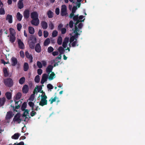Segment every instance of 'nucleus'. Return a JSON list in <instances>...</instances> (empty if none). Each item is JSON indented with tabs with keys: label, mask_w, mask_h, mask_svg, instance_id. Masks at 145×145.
Listing matches in <instances>:
<instances>
[{
	"label": "nucleus",
	"mask_w": 145,
	"mask_h": 145,
	"mask_svg": "<svg viewBox=\"0 0 145 145\" xmlns=\"http://www.w3.org/2000/svg\"><path fill=\"white\" fill-rule=\"evenodd\" d=\"M6 101V99L5 97L0 98V106H2L3 105Z\"/></svg>",
	"instance_id": "22"
},
{
	"label": "nucleus",
	"mask_w": 145,
	"mask_h": 145,
	"mask_svg": "<svg viewBox=\"0 0 145 145\" xmlns=\"http://www.w3.org/2000/svg\"><path fill=\"white\" fill-rule=\"evenodd\" d=\"M23 16L25 19H28L30 16V11L29 10L25 9L23 12Z\"/></svg>",
	"instance_id": "6"
},
{
	"label": "nucleus",
	"mask_w": 145,
	"mask_h": 145,
	"mask_svg": "<svg viewBox=\"0 0 145 145\" xmlns=\"http://www.w3.org/2000/svg\"><path fill=\"white\" fill-rule=\"evenodd\" d=\"M62 39L61 36H59L57 40V42L59 45H61L62 44Z\"/></svg>",
	"instance_id": "26"
},
{
	"label": "nucleus",
	"mask_w": 145,
	"mask_h": 145,
	"mask_svg": "<svg viewBox=\"0 0 145 145\" xmlns=\"http://www.w3.org/2000/svg\"><path fill=\"white\" fill-rule=\"evenodd\" d=\"M29 68V65L27 63H25L24 65V70L25 71H27Z\"/></svg>",
	"instance_id": "25"
},
{
	"label": "nucleus",
	"mask_w": 145,
	"mask_h": 145,
	"mask_svg": "<svg viewBox=\"0 0 145 145\" xmlns=\"http://www.w3.org/2000/svg\"><path fill=\"white\" fill-rule=\"evenodd\" d=\"M5 14V12L4 8L3 7L0 8V14L4 15Z\"/></svg>",
	"instance_id": "44"
},
{
	"label": "nucleus",
	"mask_w": 145,
	"mask_h": 145,
	"mask_svg": "<svg viewBox=\"0 0 145 145\" xmlns=\"http://www.w3.org/2000/svg\"><path fill=\"white\" fill-rule=\"evenodd\" d=\"M57 98V97L56 96L54 98H51L49 100V101H50V104H52L54 102L56 101V99Z\"/></svg>",
	"instance_id": "45"
},
{
	"label": "nucleus",
	"mask_w": 145,
	"mask_h": 145,
	"mask_svg": "<svg viewBox=\"0 0 145 145\" xmlns=\"http://www.w3.org/2000/svg\"><path fill=\"white\" fill-rule=\"evenodd\" d=\"M31 24L35 26H37L39 23V20L38 18L32 19L31 22Z\"/></svg>",
	"instance_id": "7"
},
{
	"label": "nucleus",
	"mask_w": 145,
	"mask_h": 145,
	"mask_svg": "<svg viewBox=\"0 0 145 145\" xmlns=\"http://www.w3.org/2000/svg\"><path fill=\"white\" fill-rule=\"evenodd\" d=\"M60 14L62 16H66L67 14V7L65 5H62Z\"/></svg>",
	"instance_id": "5"
},
{
	"label": "nucleus",
	"mask_w": 145,
	"mask_h": 145,
	"mask_svg": "<svg viewBox=\"0 0 145 145\" xmlns=\"http://www.w3.org/2000/svg\"><path fill=\"white\" fill-rule=\"evenodd\" d=\"M55 12L57 15H58L60 13V10L59 8H56V9Z\"/></svg>",
	"instance_id": "59"
},
{
	"label": "nucleus",
	"mask_w": 145,
	"mask_h": 145,
	"mask_svg": "<svg viewBox=\"0 0 145 145\" xmlns=\"http://www.w3.org/2000/svg\"><path fill=\"white\" fill-rule=\"evenodd\" d=\"M79 29H78L77 27V26H75V30L74 31V33H75V35L76 36H77V38L78 37V35L80 34L77 32L78 31Z\"/></svg>",
	"instance_id": "38"
},
{
	"label": "nucleus",
	"mask_w": 145,
	"mask_h": 145,
	"mask_svg": "<svg viewBox=\"0 0 145 145\" xmlns=\"http://www.w3.org/2000/svg\"><path fill=\"white\" fill-rule=\"evenodd\" d=\"M27 103L25 102H24L22 104L21 107V110L22 111H24L26 108Z\"/></svg>",
	"instance_id": "36"
},
{
	"label": "nucleus",
	"mask_w": 145,
	"mask_h": 145,
	"mask_svg": "<svg viewBox=\"0 0 145 145\" xmlns=\"http://www.w3.org/2000/svg\"><path fill=\"white\" fill-rule=\"evenodd\" d=\"M63 26V25L61 24H59L57 28L58 30H61L62 29V28Z\"/></svg>",
	"instance_id": "58"
},
{
	"label": "nucleus",
	"mask_w": 145,
	"mask_h": 145,
	"mask_svg": "<svg viewBox=\"0 0 145 145\" xmlns=\"http://www.w3.org/2000/svg\"><path fill=\"white\" fill-rule=\"evenodd\" d=\"M18 6L19 9H21L22 8L24 7L23 2H18Z\"/></svg>",
	"instance_id": "34"
},
{
	"label": "nucleus",
	"mask_w": 145,
	"mask_h": 145,
	"mask_svg": "<svg viewBox=\"0 0 145 145\" xmlns=\"http://www.w3.org/2000/svg\"><path fill=\"white\" fill-rule=\"evenodd\" d=\"M49 26L50 29L52 30L54 29V25L52 22H50V23L49 24Z\"/></svg>",
	"instance_id": "43"
},
{
	"label": "nucleus",
	"mask_w": 145,
	"mask_h": 145,
	"mask_svg": "<svg viewBox=\"0 0 145 145\" xmlns=\"http://www.w3.org/2000/svg\"><path fill=\"white\" fill-rule=\"evenodd\" d=\"M38 34L39 37H41L42 35V31L41 29H39V31Z\"/></svg>",
	"instance_id": "64"
},
{
	"label": "nucleus",
	"mask_w": 145,
	"mask_h": 145,
	"mask_svg": "<svg viewBox=\"0 0 145 145\" xmlns=\"http://www.w3.org/2000/svg\"><path fill=\"white\" fill-rule=\"evenodd\" d=\"M21 114L18 113L16 114L14 116L13 120V121L14 122H17L19 123L21 121L23 120L22 119L20 118Z\"/></svg>",
	"instance_id": "4"
},
{
	"label": "nucleus",
	"mask_w": 145,
	"mask_h": 145,
	"mask_svg": "<svg viewBox=\"0 0 145 145\" xmlns=\"http://www.w3.org/2000/svg\"><path fill=\"white\" fill-rule=\"evenodd\" d=\"M22 96V93L20 92H18L16 95L15 99L16 100L19 99Z\"/></svg>",
	"instance_id": "33"
},
{
	"label": "nucleus",
	"mask_w": 145,
	"mask_h": 145,
	"mask_svg": "<svg viewBox=\"0 0 145 145\" xmlns=\"http://www.w3.org/2000/svg\"><path fill=\"white\" fill-rule=\"evenodd\" d=\"M47 88L50 89H52L53 88L52 85L50 84H47Z\"/></svg>",
	"instance_id": "54"
},
{
	"label": "nucleus",
	"mask_w": 145,
	"mask_h": 145,
	"mask_svg": "<svg viewBox=\"0 0 145 145\" xmlns=\"http://www.w3.org/2000/svg\"><path fill=\"white\" fill-rule=\"evenodd\" d=\"M28 104L29 106L31 107L32 108V110H34V104L31 101H29L28 102Z\"/></svg>",
	"instance_id": "40"
},
{
	"label": "nucleus",
	"mask_w": 145,
	"mask_h": 145,
	"mask_svg": "<svg viewBox=\"0 0 145 145\" xmlns=\"http://www.w3.org/2000/svg\"><path fill=\"white\" fill-rule=\"evenodd\" d=\"M29 42L33 45L36 43V38L34 36L31 35L29 38Z\"/></svg>",
	"instance_id": "9"
},
{
	"label": "nucleus",
	"mask_w": 145,
	"mask_h": 145,
	"mask_svg": "<svg viewBox=\"0 0 145 145\" xmlns=\"http://www.w3.org/2000/svg\"><path fill=\"white\" fill-rule=\"evenodd\" d=\"M16 17L18 21H20L22 19V16L19 12H18L17 14Z\"/></svg>",
	"instance_id": "27"
},
{
	"label": "nucleus",
	"mask_w": 145,
	"mask_h": 145,
	"mask_svg": "<svg viewBox=\"0 0 145 145\" xmlns=\"http://www.w3.org/2000/svg\"><path fill=\"white\" fill-rule=\"evenodd\" d=\"M35 95L32 94L30 97L29 98V99L30 101H33L34 99L35 98Z\"/></svg>",
	"instance_id": "51"
},
{
	"label": "nucleus",
	"mask_w": 145,
	"mask_h": 145,
	"mask_svg": "<svg viewBox=\"0 0 145 145\" xmlns=\"http://www.w3.org/2000/svg\"><path fill=\"white\" fill-rule=\"evenodd\" d=\"M61 30L62 34H64L66 31V29L65 28H62Z\"/></svg>",
	"instance_id": "56"
},
{
	"label": "nucleus",
	"mask_w": 145,
	"mask_h": 145,
	"mask_svg": "<svg viewBox=\"0 0 145 145\" xmlns=\"http://www.w3.org/2000/svg\"><path fill=\"white\" fill-rule=\"evenodd\" d=\"M17 42L18 45H24V43L20 39H18Z\"/></svg>",
	"instance_id": "42"
},
{
	"label": "nucleus",
	"mask_w": 145,
	"mask_h": 145,
	"mask_svg": "<svg viewBox=\"0 0 145 145\" xmlns=\"http://www.w3.org/2000/svg\"><path fill=\"white\" fill-rule=\"evenodd\" d=\"M63 48L62 46H60L58 48V52H59L60 55L63 54L65 52L64 48H65L67 46H63Z\"/></svg>",
	"instance_id": "8"
},
{
	"label": "nucleus",
	"mask_w": 145,
	"mask_h": 145,
	"mask_svg": "<svg viewBox=\"0 0 145 145\" xmlns=\"http://www.w3.org/2000/svg\"><path fill=\"white\" fill-rule=\"evenodd\" d=\"M54 50V48L51 46L49 47L48 49V52L49 53L52 52Z\"/></svg>",
	"instance_id": "47"
},
{
	"label": "nucleus",
	"mask_w": 145,
	"mask_h": 145,
	"mask_svg": "<svg viewBox=\"0 0 145 145\" xmlns=\"http://www.w3.org/2000/svg\"><path fill=\"white\" fill-rule=\"evenodd\" d=\"M41 99L39 103V105L42 106L47 105L48 101L46 99L47 98V96L45 94L44 95L42 94L41 95Z\"/></svg>",
	"instance_id": "2"
},
{
	"label": "nucleus",
	"mask_w": 145,
	"mask_h": 145,
	"mask_svg": "<svg viewBox=\"0 0 145 145\" xmlns=\"http://www.w3.org/2000/svg\"><path fill=\"white\" fill-rule=\"evenodd\" d=\"M20 56L22 58H24V52L22 50L20 52Z\"/></svg>",
	"instance_id": "57"
},
{
	"label": "nucleus",
	"mask_w": 145,
	"mask_h": 145,
	"mask_svg": "<svg viewBox=\"0 0 145 145\" xmlns=\"http://www.w3.org/2000/svg\"><path fill=\"white\" fill-rule=\"evenodd\" d=\"M28 30L30 34H33L34 33V29L33 27L30 26L29 27Z\"/></svg>",
	"instance_id": "28"
},
{
	"label": "nucleus",
	"mask_w": 145,
	"mask_h": 145,
	"mask_svg": "<svg viewBox=\"0 0 145 145\" xmlns=\"http://www.w3.org/2000/svg\"><path fill=\"white\" fill-rule=\"evenodd\" d=\"M44 36L45 38H46L48 37V33L47 31L45 30L44 31Z\"/></svg>",
	"instance_id": "52"
},
{
	"label": "nucleus",
	"mask_w": 145,
	"mask_h": 145,
	"mask_svg": "<svg viewBox=\"0 0 145 145\" xmlns=\"http://www.w3.org/2000/svg\"><path fill=\"white\" fill-rule=\"evenodd\" d=\"M37 114L36 112H34L33 110H32V111L30 113V115L31 116L33 117L35 116V115Z\"/></svg>",
	"instance_id": "60"
},
{
	"label": "nucleus",
	"mask_w": 145,
	"mask_h": 145,
	"mask_svg": "<svg viewBox=\"0 0 145 145\" xmlns=\"http://www.w3.org/2000/svg\"><path fill=\"white\" fill-rule=\"evenodd\" d=\"M13 113L11 111H9L7 112L6 118L7 120L10 119L13 116Z\"/></svg>",
	"instance_id": "14"
},
{
	"label": "nucleus",
	"mask_w": 145,
	"mask_h": 145,
	"mask_svg": "<svg viewBox=\"0 0 145 145\" xmlns=\"http://www.w3.org/2000/svg\"><path fill=\"white\" fill-rule=\"evenodd\" d=\"M6 20L8 21L10 24H11L12 22V15L9 14H7V16Z\"/></svg>",
	"instance_id": "15"
},
{
	"label": "nucleus",
	"mask_w": 145,
	"mask_h": 145,
	"mask_svg": "<svg viewBox=\"0 0 145 145\" xmlns=\"http://www.w3.org/2000/svg\"><path fill=\"white\" fill-rule=\"evenodd\" d=\"M55 75V74L54 72H52V73L50 74L48 77L50 80H52L54 79V77Z\"/></svg>",
	"instance_id": "35"
},
{
	"label": "nucleus",
	"mask_w": 145,
	"mask_h": 145,
	"mask_svg": "<svg viewBox=\"0 0 145 145\" xmlns=\"http://www.w3.org/2000/svg\"><path fill=\"white\" fill-rule=\"evenodd\" d=\"M42 27L44 29H46L48 27L47 23L45 21H42L41 23Z\"/></svg>",
	"instance_id": "17"
},
{
	"label": "nucleus",
	"mask_w": 145,
	"mask_h": 145,
	"mask_svg": "<svg viewBox=\"0 0 145 145\" xmlns=\"http://www.w3.org/2000/svg\"><path fill=\"white\" fill-rule=\"evenodd\" d=\"M12 65V66H15L18 63V60L17 58L14 57H12L11 60Z\"/></svg>",
	"instance_id": "11"
},
{
	"label": "nucleus",
	"mask_w": 145,
	"mask_h": 145,
	"mask_svg": "<svg viewBox=\"0 0 145 145\" xmlns=\"http://www.w3.org/2000/svg\"><path fill=\"white\" fill-rule=\"evenodd\" d=\"M37 89L38 92H40L42 89V87L41 86H37Z\"/></svg>",
	"instance_id": "62"
},
{
	"label": "nucleus",
	"mask_w": 145,
	"mask_h": 145,
	"mask_svg": "<svg viewBox=\"0 0 145 145\" xmlns=\"http://www.w3.org/2000/svg\"><path fill=\"white\" fill-rule=\"evenodd\" d=\"M15 105H16L15 106V107H14V106H13V110L14 111H16V112H17V110H16V109H18L20 107V105H18V103L19 102H20V103H21V101H16L15 100Z\"/></svg>",
	"instance_id": "18"
},
{
	"label": "nucleus",
	"mask_w": 145,
	"mask_h": 145,
	"mask_svg": "<svg viewBox=\"0 0 145 145\" xmlns=\"http://www.w3.org/2000/svg\"><path fill=\"white\" fill-rule=\"evenodd\" d=\"M25 55L26 57L28 59H29L30 62H32L33 61L32 56L31 54H30L28 51L25 52Z\"/></svg>",
	"instance_id": "12"
},
{
	"label": "nucleus",
	"mask_w": 145,
	"mask_h": 145,
	"mask_svg": "<svg viewBox=\"0 0 145 145\" xmlns=\"http://www.w3.org/2000/svg\"><path fill=\"white\" fill-rule=\"evenodd\" d=\"M77 9V8L76 7L73 6L72 7V12L70 14L69 17L71 18H72L74 15V13H75L76 10Z\"/></svg>",
	"instance_id": "13"
},
{
	"label": "nucleus",
	"mask_w": 145,
	"mask_h": 145,
	"mask_svg": "<svg viewBox=\"0 0 145 145\" xmlns=\"http://www.w3.org/2000/svg\"><path fill=\"white\" fill-rule=\"evenodd\" d=\"M37 65L38 67L40 68H41L42 67V64L41 62L39 61H37Z\"/></svg>",
	"instance_id": "49"
},
{
	"label": "nucleus",
	"mask_w": 145,
	"mask_h": 145,
	"mask_svg": "<svg viewBox=\"0 0 145 145\" xmlns=\"http://www.w3.org/2000/svg\"><path fill=\"white\" fill-rule=\"evenodd\" d=\"M40 76L38 75H37L35 78V82L36 83H39L40 82Z\"/></svg>",
	"instance_id": "39"
},
{
	"label": "nucleus",
	"mask_w": 145,
	"mask_h": 145,
	"mask_svg": "<svg viewBox=\"0 0 145 145\" xmlns=\"http://www.w3.org/2000/svg\"><path fill=\"white\" fill-rule=\"evenodd\" d=\"M3 72L4 74V76L5 77H7L8 76L9 74L8 72L7 69V68H3Z\"/></svg>",
	"instance_id": "24"
},
{
	"label": "nucleus",
	"mask_w": 145,
	"mask_h": 145,
	"mask_svg": "<svg viewBox=\"0 0 145 145\" xmlns=\"http://www.w3.org/2000/svg\"><path fill=\"white\" fill-rule=\"evenodd\" d=\"M85 19L82 20H80L78 19L77 20H76V22L75 24V26H76V25L80 22H84Z\"/></svg>",
	"instance_id": "48"
},
{
	"label": "nucleus",
	"mask_w": 145,
	"mask_h": 145,
	"mask_svg": "<svg viewBox=\"0 0 145 145\" xmlns=\"http://www.w3.org/2000/svg\"><path fill=\"white\" fill-rule=\"evenodd\" d=\"M58 34V32L56 30H54L52 33V36L53 37H55Z\"/></svg>",
	"instance_id": "46"
},
{
	"label": "nucleus",
	"mask_w": 145,
	"mask_h": 145,
	"mask_svg": "<svg viewBox=\"0 0 145 145\" xmlns=\"http://www.w3.org/2000/svg\"><path fill=\"white\" fill-rule=\"evenodd\" d=\"M50 39L49 38L46 39L44 42V45H48L50 42Z\"/></svg>",
	"instance_id": "31"
},
{
	"label": "nucleus",
	"mask_w": 145,
	"mask_h": 145,
	"mask_svg": "<svg viewBox=\"0 0 145 145\" xmlns=\"http://www.w3.org/2000/svg\"><path fill=\"white\" fill-rule=\"evenodd\" d=\"M22 27V26L21 24L18 23L17 24V29L18 30L20 31Z\"/></svg>",
	"instance_id": "50"
},
{
	"label": "nucleus",
	"mask_w": 145,
	"mask_h": 145,
	"mask_svg": "<svg viewBox=\"0 0 145 145\" xmlns=\"http://www.w3.org/2000/svg\"><path fill=\"white\" fill-rule=\"evenodd\" d=\"M53 68V66L51 65H49L46 69V72L48 73V74L52 72Z\"/></svg>",
	"instance_id": "19"
},
{
	"label": "nucleus",
	"mask_w": 145,
	"mask_h": 145,
	"mask_svg": "<svg viewBox=\"0 0 145 145\" xmlns=\"http://www.w3.org/2000/svg\"><path fill=\"white\" fill-rule=\"evenodd\" d=\"M20 135V134L18 133H15L14 135L12 136V138L14 139H17Z\"/></svg>",
	"instance_id": "23"
},
{
	"label": "nucleus",
	"mask_w": 145,
	"mask_h": 145,
	"mask_svg": "<svg viewBox=\"0 0 145 145\" xmlns=\"http://www.w3.org/2000/svg\"><path fill=\"white\" fill-rule=\"evenodd\" d=\"M10 31V35L9 37V40L11 43H13L16 39V37L14 35V33H12V32H14V29L12 28H10L9 29Z\"/></svg>",
	"instance_id": "3"
},
{
	"label": "nucleus",
	"mask_w": 145,
	"mask_h": 145,
	"mask_svg": "<svg viewBox=\"0 0 145 145\" xmlns=\"http://www.w3.org/2000/svg\"><path fill=\"white\" fill-rule=\"evenodd\" d=\"M69 41V37H65L63 40V42L62 45H67V44Z\"/></svg>",
	"instance_id": "20"
},
{
	"label": "nucleus",
	"mask_w": 145,
	"mask_h": 145,
	"mask_svg": "<svg viewBox=\"0 0 145 145\" xmlns=\"http://www.w3.org/2000/svg\"><path fill=\"white\" fill-rule=\"evenodd\" d=\"M42 70L41 69H39L37 70V73L39 75H41L42 73Z\"/></svg>",
	"instance_id": "61"
},
{
	"label": "nucleus",
	"mask_w": 145,
	"mask_h": 145,
	"mask_svg": "<svg viewBox=\"0 0 145 145\" xmlns=\"http://www.w3.org/2000/svg\"><path fill=\"white\" fill-rule=\"evenodd\" d=\"M73 22L71 20L69 23V26L70 28H72L73 27Z\"/></svg>",
	"instance_id": "55"
},
{
	"label": "nucleus",
	"mask_w": 145,
	"mask_h": 145,
	"mask_svg": "<svg viewBox=\"0 0 145 145\" xmlns=\"http://www.w3.org/2000/svg\"><path fill=\"white\" fill-rule=\"evenodd\" d=\"M52 54L54 56L57 55L58 54V52L57 51L53 52L52 53Z\"/></svg>",
	"instance_id": "63"
},
{
	"label": "nucleus",
	"mask_w": 145,
	"mask_h": 145,
	"mask_svg": "<svg viewBox=\"0 0 145 145\" xmlns=\"http://www.w3.org/2000/svg\"><path fill=\"white\" fill-rule=\"evenodd\" d=\"M5 95L8 100H10L11 98L12 95L10 92H6L5 94Z\"/></svg>",
	"instance_id": "29"
},
{
	"label": "nucleus",
	"mask_w": 145,
	"mask_h": 145,
	"mask_svg": "<svg viewBox=\"0 0 145 145\" xmlns=\"http://www.w3.org/2000/svg\"><path fill=\"white\" fill-rule=\"evenodd\" d=\"M5 85L8 87H11L13 85V81L11 78H7L4 80Z\"/></svg>",
	"instance_id": "1"
},
{
	"label": "nucleus",
	"mask_w": 145,
	"mask_h": 145,
	"mask_svg": "<svg viewBox=\"0 0 145 145\" xmlns=\"http://www.w3.org/2000/svg\"><path fill=\"white\" fill-rule=\"evenodd\" d=\"M31 17L32 19L38 18V14L36 11H34L31 13Z\"/></svg>",
	"instance_id": "10"
},
{
	"label": "nucleus",
	"mask_w": 145,
	"mask_h": 145,
	"mask_svg": "<svg viewBox=\"0 0 145 145\" xmlns=\"http://www.w3.org/2000/svg\"><path fill=\"white\" fill-rule=\"evenodd\" d=\"M48 74H47L46 73L43 74L42 79L46 81H47V78L48 77Z\"/></svg>",
	"instance_id": "32"
},
{
	"label": "nucleus",
	"mask_w": 145,
	"mask_h": 145,
	"mask_svg": "<svg viewBox=\"0 0 145 145\" xmlns=\"http://www.w3.org/2000/svg\"><path fill=\"white\" fill-rule=\"evenodd\" d=\"M22 92L25 93H27L29 91L28 86L27 85H24L22 89Z\"/></svg>",
	"instance_id": "16"
},
{
	"label": "nucleus",
	"mask_w": 145,
	"mask_h": 145,
	"mask_svg": "<svg viewBox=\"0 0 145 145\" xmlns=\"http://www.w3.org/2000/svg\"><path fill=\"white\" fill-rule=\"evenodd\" d=\"M78 15H74L73 17L72 18H73V20L74 21H76V20H77L78 19Z\"/></svg>",
	"instance_id": "53"
},
{
	"label": "nucleus",
	"mask_w": 145,
	"mask_h": 145,
	"mask_svg": "<svg viewBox=\"0 0 145 145\" xmlns=\"http://www.w3.org/2000/svg\"><path fill=\"white\" fill-rule=\"evenodd\" d=\"M25 81V78L23 77L21 78L19 80V83L21 85L23 84L24 83Z\"/></svg>",
	"instance_id": "30"
},
{
	"label": "nucleus",
	"mask_w": 145,
	"mask_h": 145,
	"mask_svg": "<svg viewBox=\"0 0 145 145\" xmlns=\"http://www.w3.org/2000/svg\"><path fill=\"white\" fill-rule=\"evenodd\" d=\"M35 51L37 52H40L41 50L40 46H35Z\"/></svg>",
	"instance_id": "37"
},
{
	"label": "nucleus",
	"mask_w": 145,
	"mask_h": 145,
	"mask_svg": "<svg viewBox=\"0 0 145 145\" xmlns=\"http://www.w3.org/2000/svg\"><path fill=\"white\" fill-rule=\"evenodd\" d=\"M47 15L49 18H52L54 16V13L51 10H49L47 12Z\"/></svg>",
	"instance_id": "21"
},
{
	"label": "nucleus",
	"mask_w": 145,
	"mask_h": 145,
	"mask_svg": "<svg viewBox=\"0 0 145 145\" xmlns=\"http://www.w3.org/2000/svg\"><path fill=\"white\" fill-rule=\"evenodd\" d=\"M75 39H76L75 38V37L74 36H72L70 38L69 40L70 43L69 44V45H71L70 44H71V43H72V42H73L74 40L75 39Z\"/></svg>",
	"instance_id": "41"
}]
</instances>
